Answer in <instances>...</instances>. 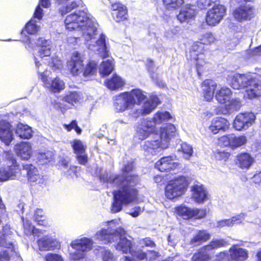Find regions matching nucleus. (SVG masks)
Wrapping results in <instances>:
<instances>
[{
  "mask_svg": "<svg viewBox=\"0 0 261 261\" xmlns=\"http://www.w3.org/2000/svg\"><path fill=\"white\" fill-rule=\"evenodd\" d=\"M64 23L66 30H79L86 41L94 43L89 44V49L98 51L103 58L109 56V51L106 44L105 35L100 34L98 39L95 41L98 33V24L95 18L88 13L87 9L69 14L64 20Z\"/></svg>",
  "mask_w": 261,
  "mask_h": 261,
  "instance_id": "nucleus-1",
  "label": "nucleus"
},
{
  "mask_svg": "<svg viewBox=\"0 0 261 261\" xmlns=\"http://www.w3.org/2000/svg\"><path fill=\"white\" fill-rule=\"evenodd\" d=\"M129 178L125 181L122 180V177L113 176L110 178V184L119 188V190L113 192L114 201L111 207L113 213L120 212L123 204H129L137 198V190L135 187L138 183V178L134 177L133 181L131 180L132 178Z\"/></svg>",
  "mask_w": 261,
  "mask_h": 261,
  "instance_id": "nucleus-2",
  "label": "nucleus"
},
{
  "mask_svg": "<svg viewBox=\"0 0 261 261\" xmlns=\"http://www.w3.org/2000/svg\"><path fill=\"white\" fill-rule=\"evenodd\" d=\"M115 224L114 220L108 222L107 228H103L98 231L95 235V238L102 242L104 244L117 243L115 244V249L123 253L128 252L133 256V250L137 251L138 248L134 249L132 246V242L126 237V232L121 227L113 228Z\"/></svg>",
  "mask_w": 261,
  "mask_h": 261,
  "instance_id": "nucleus-3",
  "label": "nucleus"
},
{
  "mask_svg": "<svg viewBox=\"0 0 261 261\" xmlns=\"http://www.w3.org/2000/svg\"><path fill=\"white\" fill-rule=\"evenodd\" d=\"M172 118L171 115L166 111L156 112L152 118L143 119L137 128V135L140 140L146 139L155 130L156 125L165 122Z\"/></svg>",
  "mask_w": 261,
  "mask_h": 261,
  "instance_id": "nucleus-4",
  "label": "nucleus"
},
{
  "mask_svg": "<svg viewBox=\"0 0 261 261\" xmlns=\"http://www.w3.org/2000/svg\"><path fill=\"white\" fill-rule=\"evenodd\" d=\"M146 98L143 91L138 89L121 93L114 97V109L117 112H124L135 104H140Z\"/></svg>",
  "mask_w": 261,
  "mask_h": 261,
  "instance_id": "nucleus-5",
  "label": "nucleus"
},
{
  "mask_svg": "<svg viewBox=\"0 0 261 261\" xmlns=\"http://www.w3.org/2000/svg\"><path fill=\"white\" fill-rule=\"evenodd\" d=\"M200 42H195L190 51V58L196 61V66L199 75L203 72L206 62L204 59V44H210L215 41V38L211 33H207L201 36Z\"/></svg>",
  "mask_w": 261,
  "mask_h": 261,
  "instance_id": "nucleus-6",
  "label": "nucleus"
},
{
  "mask_svg": "<svg viewBox=\"0 0 261 261\" xmlns=\"http://www.w3.org/2000/svg\"><path fill=\"white\" fill-rule=\"evenodd\" d=\"M5 157L9 163L7 167H3L0 169V181H5L18 178L21 174V169L13 154L11 152H6Z\"/></svg>",
  "mask_w": 261,
  "mask_h": 261,
  "instance_id": "nucleus-7",
  "label": "nucleus"
},
{
  "mask_svg": "<svg viewBox=\"0 0 261 261\" xmlns=\"http://www.w3.org/2000/svg\"><path fill=\"white\" fill-rule=\"evenodd\" d=\"M188 186L186 178L180 176L171 180L165 188V195L169 199H174L184 195Z\"/></svg>",
  "mask_w": 261,
  "mask_h": 261,
  "instance_id": "nucleus-8",
  "label": "nucleus"
},
{
  "mask_svg": "<svg viewBox=\"0 0 261 261\" xmlns=\"http://www.w3.org/2000/svg\"><path fill=\"white\" fill-rule=\"evenodd\" d=\"M36 66L38 68V73L40 74V79L43 83V86L53 93L59 92L64 89L65 84L64 82L59 77L49 80L47 78V73L45 72L44 65L40 63L39 61L35 59Z\"/></svg>",
  "mask_w": 261,
  "mask_h": 261,
  "instance_id": "nucleus-9",
  "label": "nucleus"
},
{
  "mask_svg": "<svg viewBox=\"0 0 261 261\" xmlns=\"http://www.w3.org/2000/svg\"><path fill=\"white\" fill-rule=\"evenodd\" d=\"M92 245V240L87 238L72 241L70 246L75 251L70 253V259L75 261L84 257L86 252L91 249Z\"/></svg>",
  "mask_w": 261,
  "mask_h": 261,
  "instance_id": "nucleus-10",
  "label": "nucleus"
},
{
  "mask_svg": "<svg viewBox=\"0 0 261 261\" xmlns=\"http://www.w3.org/2000/svg\"><path fill=\"white\" fill-rule=\"evenodd\" d=\"M255 14L254 6L247 3L236 8L232 12L234 19L240 22L250 20L255 16Z\"/></svg>",
  "mask_w": 261,
  "mask_h": 261,
  "instance_id": "nucleus-11",
  "label": "nucleus"
},
{
  "mask_svg": "<svg viewBox=\"0 0 261 261\" xmlns=\"http://www.w3.org/2000/svg\"><path fill=\"white\" fill-rule=\"evenodd\" d=\"M145 155H154L163 149L167 148L166 142H162L158 135H155L152 139L144 142L143 146Z\"/></svg>",
  "mask_w": 261,
  "mask_h": 261,
  "instance_id": "nucleus-12",
  "label": "nucleus"
},
{
  "mask_svg": "<svg viewBox=\"0 0 261 261\" xmlns=\"http://www.w3.org/2000/svg\"><path fill=\"white\" fill-rule=\"evenodd\" d=\"M255 119V116L253 113H240L233 121V127L239 131L246 130L254 123Z\"/></svg>",
  "mask_w": 261,
  "mask_h": 261,
  "instance_id": "nucleus-13",
  "label": "nucleus"
},
{
  "mask_svg": "<svg viewBox=\"0 0 261 261\" xmlns=\"http://www.w3.org/2000/svg\"><path fill=\"white\" fill-rule=\"evenodd\" d=\"M226 8L221 5H217L210 9L206 16L207 24L215 26L219 24L226 13Z\"/></svg>",
  "mask_w": 261,
  "mask_h": 261,
  "instance_id": "nucleus-14",
  "label": "nucleus"
},
{
  "mask_svg": "<svg viewBox=\"0 0 261 261\" xmlns=\"http://www.w3.org/2000/svg\"><path fill=\"white\" fill-rule=\"evenodd\" d=\"M84 59L78 52H74L70 60L67 63L68 70L73 76L79 75L84 69Z\"/></svg>",
  "mask_w": 261,
  "mask_h": 261,
  "instance_id": "nucleus-15",
  "label": "nucleus"
},
{
  "mask_svg": "<svg viewBox=\"0 0 261 261\" xmlns=\"http://www.w3.org/2000/svg\"><path fill=\"white\" fill-rule=\"evenodd\" d=\"M252 76L248 74H241L231 72L228 75L227 81L234 89L246 88Z\"/></svg>",
  "mask_w": 261,
  "mask_h": 261,
  "instance_id": "nucleus-16",
  "label": "nucleus"
},
{
  "mask_svg": "<svg viewBox=\"0 0 261 261\" xmlns=\"http://www.w3.org/2000/svg\"><path fill=\"white\" fill-rule=\"evenodd\" d=\"M178 166L176 156H167L161 158L155 164V167L161 172H169Z\"/></svg>",
  "mask_w": 261,
  "mask_h": 261,
  "instance_id": "nucleus-17",
  "label": "nucleus"
},
{
  "mask_svg": "<svg viewBox=\"0 0 261 261\" xmlns=\"http://www.w3.org/2000/svg\"><path fill=\"white\" fill-rule=\"evenodd\" d=\"M14 149L17 156L22 160H28L33 154L32 146L27 142H22L16 144Z\"/></svg>",
  "mask_w": 261,
  "mask_h": 261,
  "instance_id": "nucleus-18",
  "label": "nucleus"
},
{
  "mask_svg": "<svg viewBox=\"0 0 261 261\" xmlns=\"http://www.w3.org/2000/svg\"><path fill=\"white\" fill-rule=\"evenodd\" d=\"M245 91V96L252 99L261 96V81L251 77Z\"/></svg>",
  "mask_w": 261,
  "mask_h": 261,
  "instance_id": "nucleus-19",
  "label": "nucleus"
},
{
  "mask_svg": "<svg viewBox=\"0 0 261 261\" xmlns=\"http://www.w3.org/2000/svg\"><path fill=\"white\" fill-rule=\"evenodd\" d=\"M192 199L198 203H202L208 199V194L202 185H195L192 187Z\"/></svg>",
  "mask_w": 261,
  "mask_h": 261,
  "instance_id": "nucleus-20",
  "label": "nucleus"
},
{
  "mask_svg": "<svg viewBox=\"0 0 261 261\" xmlns=\"http://www.w3.org/2000/svg\"><path fill=\"white\" fill-rule=\"evenodd\" d=\"M11 231L9 225L6 224L3 226L2 231V237H0V247H5L10 249L12 252L11 255H13L14 253H16L15 247L13 242L9 240L7 237L9 235L11 234Z\"/></svg>",
  "mask_w": 261,
  "mask_h": 261,
  "instance_id": "nucleus-21",
  "label": "nucleus"
},
{
  "mask_svg": "<svg viewBox=\"0 0 261 261\" xmlns=\"http://www.w3.org/2000/svg\"><path fill=\"white\" fill-rule=\"evenodd\" d=\"M13 133L9 123L0 121V140L9 145L12 141Z\"/></svg>",
  "mask_w": 261,
  "mask_h": 261,
  "instance_id": "nucleus-22",
  "label": "nucleus"
},
{
  "mask_svg": "<svg viewBox=\"0 0 261 261\" xmlns=\"http://www.w3.org/2000/svg\"><path fill=\"white\" fill-rule=\"evenodd\" d=\"M111 9L113 11V17L116 21L119 22L127 19V9L124 5L120 3H116L112 4Z\"/></svg>",
  "mask_w": 261,
  "mask_h": 261,
  "instance_id": "nucleus-23",
  "label": "nucleus"
},
{
  "mask_svg": "<svg viewBox=\"0 0 261 261\" xmlns=\"http://www.w3.org/2000/svg\"><path fill=\"white\" fill-rule=\"evenodd\" d=\"M39 248L42 251L53 250L59 246V242L51 237L46 236L38 240Z\"/></svg>",
  "mask_w": 261,
  "mask_h": 261,
  "instance_id": "nucleus-24",
  "label": "nucleus"
},
{
  "mask_svg": "<svg viewBox=\"0 0 261 261\" xmlns=\"http://www.w3.org/2000/svg\"><path fill=\"white\" fill-rule=\"evenodd\" d=\"M229 125L228 121L222 117H216L213 119L209 129L212 133L216 134L220 130H225Z\"/></svg>",
  "mask_w": 261,
  "mask_h": 261,
  "instance_id": "nucleus-25",
  "label": "nucleus"
},
{
  "mask_svg": "<svg viewBox=\"0 0 261 261\" xmlns=\"http://www.w3.org/2000/svg\"><path fill=\"white\" fill-rule=\"evenodd\" d=\"M133 257L142 260L145 259L147 261H153L159 257V253L154 250H147L143 252L141 249H139L137 251L133 250Z\"/></svg>",
  "mask_w": 261,
  "mask_h": 261,
  "instance_id": "nucleus-26",
  "label": "nucleus"
},
{
  "mask_svg": "<svg viewBox=\"0 0 261 261\" xmlns=\"http://www.w3.org/2000/svg\"><path fill=\"white\" fill-rule=\"evenodd\" d=\"M217 86L216 82L211 80H206L203 82L202 88L204 97L206 101H210L213 98Z\"/></svg>",
  "mask_w": 261,
  "mask_h": 261,
  "instance_id": "nucleus-27",
  "label": "nucleus"
},
{
  "mask_svg": "<svg viewBox=\"0 0 261 261\" xmlns=\"http://www.w3.org/2000/svg\"><path fill=\"white\" fill-rule=\"evenodd\" d=\"M36 45L40 47L38 55L42 58L44 57L49 56L51 54V43L49 40L39 38L36 42Z\"/></svg>",
  "mask_w": 261,
  "mask_h": 261,
  "instance_id": "nucleus-28",
  "label": "nucleus"
},
{
  "mask_svg": "<svg viewBox=\"0 0 261 261\" xmlns=\"http://www.w3.org/2000/svg\"><path fill=\"white\" fill-rule=\"evenodd\" d=\"M133 169V165L132 163H129L127 164L124 165V167L122 169V171L123 172L122 175H112L109 178H108V175H106V177H105V175L103 176H100V180L101 181H102L103 182L108 181L109 184H110V178L113 176H117V177H122V180L125 181L127 180V179L128 177H130L129 178H132L131 180L133 181V178L134 177H137L138 178V182L139 181V178L138 176L134 175L133 174H129L128 175L132 170Z\"/></svg>",
  "mask_w": 261,
  "mask_h": 261,
  "instance_id": "nucleus-29",
  "label": "nucleus"
},
{
  "mask_svg": "<svg viewBox=\"0 0 261 261\" xmlns=\"http://www.w3.org/2000/svg\"><path fill=\"white\" fill-rule=\"evenodd\" d=\"M231 259L236 261H244L248 257V253L245 249L237 245H233L229 250Z\"/></svg>",
  "mask_w": 261,
  "mask_h": 261,
  "instance_id": "nucleus-30",
  "label": "nucleus"
},
{
  "mask_svg": "<svg viewBox=\"0 0 261 261\" xmlns=\"http://www.w3.org/2000/svg\"><path fill=\"white\" fill-rule=\"evenodd\" d=\"M175 127L172 124L166 125L161 128L159 138L162 142H166L167 147L169 140L175 135Z\"/></svg>",
  "mask_w": 261,
  "mask_h": 261,
  "instance_id": "nucleus-31",
  "label": "nucleus"
},
{
  "mask_svg": "<svg viewBox=\"0 0 261 261\" xmlns=\"http://www.w3.org/2000/svg\"><path fill=\"white\" fill-rule=\"evenodd\" d=\"M253 161V158L249 153H243L237 156L236 165L242 169H248Z\"/></svg>",
  "mask_w": 261,
  "mask_h": 261,
  "instance_id": "nucleus-32",
  "label": "nucleus"
},
{
  "mask_svg": "<svg viewBox=\"0 0 261 261\" xmlns=\"http://www.w3.org/2000/svg\"><path fill=\"white\" fill-rule=\"evenodd\" d=\"M160 103V101L157 96L152 95L141 107L145 115L150 114L152 112Z\"/></svg>",
  "mask_w": 261,
  "mask_h": 261,
  "instance_id": "nucleus-33",
  "label": "nucleus"
},
{
  "mask_svg": "<svg viewBox=\"0 0 261 261\" xmlns=\"http://www.w3.org/2000/svg\"><path fill=\"white\" fill-rule=\"evenodd\" d=\"M211 237V234L207 230H198L191 239L190 244L194 246L200 245L202 243L208 240Z\"/></svg>",
  "mask_w": 261,
  "mask_h": 261,
  "instance_id": "nucleus-34",
  "label": "nucleus"
},
{
  "mask_svg": "<svg viewBox=\"0 0 261 261\" xmlns=\"http://www.w3.org/2000/svg\"><path fill=\"white\" fill-rule=\"evenodd\" d=\"M15 133L20 138L22 139H30L33 135L31 127L27 124L18 123L15 128Z\"/></svg>",
  "mask_w": 261,
  "mask_h": 261,
  "instance_id": "nucleus-35",
  "label": "nucleus"
},
{
  "mask_svg": "<svg viewBox=\"0 0 261 261\" xmlns=\"http://www.w3.org/2000/svg\"><path fill=\"white\" fill-rule=\"evenodd\" d=\"M245 215L243 213L240 214L230 219L221 220L217 222V226L223 227L224 226H231L234 224H240L245 219Z\"/></svg>",
  "mask_w": 261,
  "mask_h": 261,
  "instance_id": "nucleus-36",
  "label": "nucleus"
},
{
  "mask_svg": "<svg viewBox=\"0 0 261 261\" xmlns=\"http://www.w3.org/2000/svg\"><path fill=\"white\" fill-rule=\"evenodd\" d=\"M23 170L27 171L28 178L30 182H34L40 179L39 171L33 165H24Z\"/></svg>",
  "mask_w": 261,
  "mask_h": 261,
  "instance_id": "nucleus-37",
  "label": "nucleus"
},
{
  "mask_svg": "<svg viewBox=\"0 0 261 261\" xmlns=\"http://www.w3.org/2000/svg\"><path fill=\"white\" fill-rule=\"evenodd\" d=\"M231 95V90L227 87H222L216 91L215 98L218 102L221 104L226 103L229 100Z\"/></svg>",
  "mask_w": 261,
  "mask_h": 261,
  "instance_id": "nucleus-38",
  "label": "nucleus"
},
{
  "mask_svg": "<svg viewBox=\"0 0 261 261\" xmlns=\"http://www.w3.org/2000/svg\"><path fill=\"white\" fill-rule=\"evenodd\" d=\"M196 13L194 6H191L185 8L179 14L177 15V19L183 22L192 18Z\"/></svg>",
  "mask_w": 261,
  "mask_h": 261,
  "instance_id": "nucleus-39",
  "label": "nucleus"
},
{
  "mask_svg": "<svg viewBox=\"0 0 261 261\" xmlns=\"http://www.w3.org/2000/svg\"><path fill=\"white\" fill-rule=\"evenodd\" d=\"M124 81L116 74L106 82L107 87L112 90L121 88L124 86Z\"/></svg>",
  "mask_w": 261,
  "mask_h": 261,
  "instance_id": "nucleus-40",
  "label": "nucleus"
},
{
  "mask_svg": "<svg viewBox=\"0 0 261 261\" xmlns=\"http://www.w3.org/2000/svg\"><path fill=\"white\" fill-rule=\"evenodd\" d=\"M114 69V62L112 59L102 62L99 67V72L102 76L110 74Z\"/></svg>",
  "mask_w": 261,
  "mask_h": 261,
  "instance_id": "nucleus-41",
  "label": "nucleus"
},
{
  "mask_svg": "<svg viewBox=\"0 0 261 261\" xmlns=\"http://www.w3.org/2000/svg\"><path fill=\"white\" fill-rule=\"evenodd\" d=\"M176 214L181 216L184 219H189L193 218V208L186 206L185 205H180L175 208Z\"/></svg>",
  "mask_w": 261,
  "mask_h": 261,
  "instance_id": "nucleus-42",
  "label": "nucleus"
},
{
  "mask_svg": "<svg viewBox=\"0 0 261 261\" xmlns=\"http://www.w3.org/2000/svg\"><path fill=\"white\" fill-rule=\"evenodd\" d=\"M227 244V242L223 239H213L209 244L203 247V250L209 252L214 249L225 246Z\"/></svg>",
  "mask_w": 261,
  "mask_h": 261,
  "instance_id": "nucleus-43",
  "label": "nucleus"
},
{
  "mask_svg": "<svg viewBox=\"0 0 261 261\" xmlns=\"http://www.w3.org/2000/svg\"><path fill=\"white\" fill-rule=\"evenodd\" d=\"M230 140H231L230 147L233 149L241 147L247 142V138L243 135L236 136L231 135Z\"/></svg>",
  "mask_w": 261,
  "mask_h": 261,
  "instance_id": "nucleus-44",
  "label": "nucleus"
},
{
  "mask_svg": "<svg viewBox=\"0 0 261 261\" xmlns=\"http://www.w3.org/2000/svg\"><path fill=\"white\" fill-rule=\"evenodd\" d=\"M228 102V103L225 105L227 112L238 111L242 107V102L239 98L230 99Z\"/></svg>",
  "mask_w": 261,
  "mask_h": 261,
  "instance_id": "nucleus-45",
  "label": "nucleus"
},
{
  "mask_svg": "<svg viewBox=\"0 0 261 261\" xmlns=\"http://www.w3.org/2000/svg\"><path fill=\"white\" fill-rule=\"evenodd\" d=\"M40 28V26L37 24V21L32 18L26 24L25 27L26 32L31 35L37 33Z\"/></svg>",
  "mask_w": 261,
  "mask_h": 261,
  "instance_id": "nucleus-46",
  "label": "nucleus"
},
{
  "mask_svg": "<svg viewBox=\"0 0 261 261\" xmlns=\"http://www.w3.org/2000/svg\"><path fill=\"white\" fill-rule=\"evenodd\" d=\"M166 8L169 10H174L181 7L184 4V0H163Z\"/></svg>",
  "mask_w": 261,
  "mask_h": 261,
  "instance_id": "nucleus-47",
  "label": "nucleus"
},
{
  "mask_svg": "<svg viewBox=\"0 0 261 261\" xmlns=\"http://www.w3.org/2000/svg\"><path fill=\"white\" fill-rule=\"evenodd\" d=\"M80 4V0H73L70 2H69L65 7L63 8V9H60V12L62 15L70 13L72 10L79 7Z\"/></svg>",
  "mask_w": 261,
  "mask_h": 261,
  "instance_id": "nucleus-48",
  "label": "nucleus"
},
{
  "mask_svg": "<svg viewBox=\"0 0 261 261\" xmlns=\"http://www.w3.org/2000/svg\"><path fill=\"white\" fill-rule=\"evenodd\" d=\"M210 256L208 252L203 250V247L200 250L194 254L192 258V261H209Z\"/></svg>",
  "mask_w": 261,
  "mask_h": 261,
  "instance_id": "nucleus-49",
  "label": "nucleus"
},
{
  "mask_svg": "<svg viewBox=\"0 0 261 261\" xmlns=\"http://www.w3.org/2000/svg\"><path fill=\"white\" fill-rule=\"evenodd\" d=\"M97 64L94 61H90L84 68L82 72L83 75L85 77H87L90 75L94 74L97 71Z\"/></svg>",
  "mask_w": 261,
  "mask_h": 261,
  "instance_id": "nucleus-50",
  "label": "nucleus"
},
{
  "mask_svg": "<svg viewBox=\"0 0 261 261\" xmlns=\"http://www.w3.org/2000/svg\"><path fill=\"white\" fill-rule=\"evenodd\" d=\"M45 218L46 217L44 215L42 210L38 208L36 210L34 214V219L38 225L46 226L47 224V222Z\"/></svg>",
  "mask_w": 261,
  "mask_h": 261,
  "instance_id": "nucleus-51",
  "label": "nucleus"
},
{
  "mask_svg": "<svg viewBox=\"0 0 261 261\" xmlns=\"http://www.w3.org/2000/svg\"><path fill=\"white\" fill-rule=\"evenodd\" d=\"M81 97L79 93L77 92H70L64 97V100L69 103L73 105L77 103L81 99Z\"/></svg>",
  "mask_w": 261,
  "mask_h": 261,
  "instance_id": "nucleus-52",
  "label": "nucleus"
},
{
  "mask_svg": "<svg viewBox=\"0 0 261 261\" xmlns=\"http://www.w3.org/2000/svg\"><path fill=\"white\" fill-rule=\"evenodd\" d=\"M72 147L74 152L77 154H83L85 153L86 146H85L82 142L79 140H74L72 143Z\"/></svg>",
  "mask_w": 261,
  "mask_h": 261,
  "instance_id": "nucleus-53",
  "label": "nucleus"
},
{
  "mask_svg": "<svg viewBox=\"0 0 261 261\" xmlns=\"http://www.w3.org/2000/svg\"><path fill=\"white\" fill-rule=\"evenodd\" d=\"M53 156V153L49 151H46L44 152H40L38 155L39 161L42 164H46L50 162Z\"/></svg>",
  "mask_w": 261,
  "mask_h": 261,
  "instance_id": "nucleus-54",
  "label": "nucleus"
},
{
  "mask_svg": "<svg viewBox=\"0 0 261 261\" xmlns=\"http://www.w3.org/2000/svg\"><path fill=\"white\" fill-rule=\"evenodd\" d=\"M181 150L184 154V157L187 159H189L193 154V150L192 146L186 143L181 144Z\"/></svg>",
  "mask_w": 261,
  "mask_h": 261,
  "instance_id": "nucleus-55",
  "label": "nucleus"
},
{
  "mask_svg": "<svg viewBox=\"0 0 261 261\" xmlns=\"http://www.w3.org/2000/svg\"><path fill=\"white\" fill-rule=\"evenodd\" d=\"M101 257L103 261H115L116 258L113 253L109 250L102 249Z\"/></svg>",
  "mask_w": 261,
  "mask_h": 261,
  "instance_id": "nucleus-56",
  "label": "nucleus"
},
{
  "mask_svg": "<svg viewBox=\"0 0 261 261\" xmlns=\"http://www.w3.org/2000/svg\"><path fill=\"white\" fill-rule=\"evenodd\" d=\"M24 231L26 234H30L33 233L34 234L36 233L37 229H36L33 225L30 223L29 220L23 221Z\"/></svg>",
  "mask_w": 261,
  "mask_h": 261,
  "instance_id": "nucleus-57",
  "label": "nucleus"
},
{
  "mask_svg": "<svg viewBox=\"0 0 261 261\" xmlns=\"http://www.w3.org/2000/svg\"><path fill=\"white\" fill-rule=\"evenodd\" d=\"M180 29L177 27H174L170 28L165 33V36L168 39H172L176 36L179 33Z\"/></svg>",
  "mask_w": 261,
  "mask_h": 261,
  "instance_id": "nucleus-58",
  "label": "nucleus"
},
{
  "mask_svg": "<svg viewBox=\"0 0 261 261\" xmlns=\"http://www.w3.org/2000/svg\"><path fill=\"white\" fill-rule=\"evenodd\" d=\"M231 135L227 136H223L219 138L218 139V144L221 146H231Z\"/></svg>",
  "mask_w": 261,
  "mask_h": 261,
  "instance_id": "nucleus-59",
  "label": "nucleus"
},
{
  "mask_svg": "<svg viewBox=\"0 0 261 261\" xmlns=\"http://www.w3.org/2000/svg\"><path fill=\"white\" fill-rule=\"evenodd\" d=\"M217 1V0H198L197 6L200 9H205Z\"/></svg>",
  "mask_w": 261,
  "mask_h": 261,
  "instance_id": "nucleus-60",
  "label": "nucleus"
},
{
  "mask_svg": "<svg viewBox=\"0 0 261 261\" xmlns=\"http://www.w3.org/2000/svg\"><path fill=\"white\" fill-rule=\"evenodd\" d=\"M193 218L201 219L204 217L206 215V209L193 208Z\"/></svg>",
  "mask_w": 261,
  "mask_h": 261,
  "instance_id": "nucleus-61",
  "label": "nucleus"
},
{
  "mask_svg": "<svg viewBox=\"0 0 261 261\" xmlns=\"http://www.w3.org/2000/svg\"><path fill=\"white\" fill-rule=\"evenodd\" d=\"M64 126L68 132L74 129L78 134L81 133V129L77 126V123L75 120H73L69 124H64Z\"/></svg>",
  "mask_w": 261,
  "mask_h": 261,
  "instance_id": "nucleus-62",
  "label": "nucleus"
},
{
  "mask_svg": "<svg viewBox=\"0 0 261 261\" xmlns=\"http://www.w3.org/2000/svg\"><path fill=\"white\" fill-rule=\"evenodd\" d=\"M46 261H64L62 257L57 254L48 253L45 257Z\"/></svg>",
  "mask_w": 261,
  "mask_h": 261,
  "instance_id": "nucleus-63",
  "label": "nucleus"
},
{
  "mask_svg": "<svg viewBox=\"0 0 261 261\" xmlns=\"http://www.w3.org/2000/svg\"><path fill=\"white\" fill-rule=\"evenodd\" d=\"M129 114L133 118L135 119H137L140 116L145 115L141 107L139 108L135 107L132 109Z\"/></svg>",
  "mask_w": 261,
  "mask_h": 261,
  "instance_id": "nucleus-64",
  "label": "nucleus"
}]
</instances>
